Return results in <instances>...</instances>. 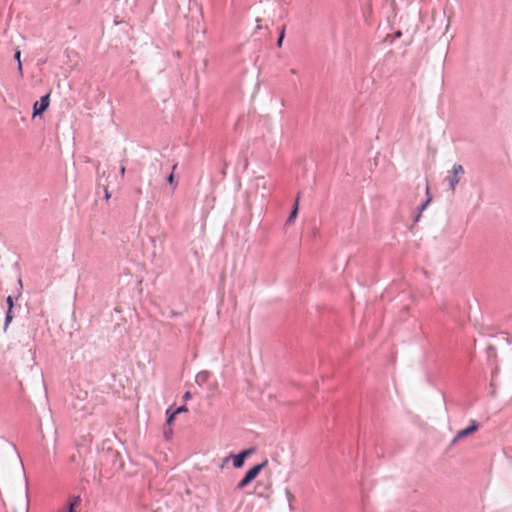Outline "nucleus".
Wrapping results in <instances>:
<instances>
[{"mask_svg": "<svg viewBox=\"0 0 512 512\" xmlns=\"http://www.w3.org/2000/svg\"><path fill=\"white\" fill-rule=\"evenodd\" d=\"M81 498L80 496H73L69 500L68 510H62L60 512H74V509L80 505Z\"/></svg>", "mask_w": 512, "mask_h": 512, "instance_id": "423d86ee", "label": "nucleus"}, {"mask_svg": "<svg viewBox=\"0 0 512 512\" xmlns=\"http://www.w3.org/2000/svg\"><path fill=\"white\" fill-rule=\"evenodd\" d=\"M291 73L292 74H296V70L295 69H291Z\"/></svg>", "mask_w": 512, "mask_h": 512, "instance_id": "b1692460", "label": "nucleus"}, {"mask_svg": "<svg viewBox=\"0 0 512 512\" xmlns=\"http://www.w3.org/2000/svg\"><path fill=\"white\" fill-rule=\"evenodd\" d=\"M478 428H479L478 423L475 420H472L471 424L467 428L462 429L457 432V434L454 437L452 442L456 443L457 441L471 435L472 433L476 432L478 430Z\"/></svg>", "mask_w": 512, "mask_h": 512, "instance_id": "f03ea898", "label": "nucleus"}, {"mask_svg": "<svg viewBox=\"0 0 512 512\" xmlns=\"http://www.w3.org/2000/svg\"><path fill=\"white\" fill-rule=\"evenodd\" d=\"M18 285L20 286V289H22L23 284H22V279L21 278L18 279Z\"/></svg>", "mask_w": 512, "mask_h": 512, "instance_id": "412c9836", "label": "nucleus"}, {"mask_svg": "<svg viewBox=\"0 0 512 512\" xmlns=\"http://www.w3.org/2000/svg\"><path fill=\"white\" fill-rule=\"evenodd\" d=\"M252 452V449H247L241 451L238 455H231V457L233 458V466L235 468H241L244 464L246 457H248Z\"/></svg>", "mask_w": 512, "mask_h": 512, "instance_id": "20e7f679", "label": "nucleus"}, {"mask_svg": "<svg viewBox=\"0 0 512 512\" xmlns=\"http://www.w3.org/2000/svg\"><path fill=\"white\" fill-rule=\"evenodd\" d=\"M167 181H168L170 184H173V183H174V174H173V172L168 176Z\"/></svg>", "mask_w": 512, "mask_h": 512, "instance_id": "f3484780", "label": "nucleus"}, {"mask_svg": "<svg viewBox=\"0 0 512 512\" xmlns=\"http://www.w3.org/2000/svg\"><path fill=\"white\" fill-rule=\"evenodd\" d=\"M50 104L49 94L41 97L40 101H36L33 106V116L40 115L44 112Z\"/></svg>", "mask_w": 512, "mask_h": 512, "instance_id": "7ed1b4c3", "label": "nucleus"}, {"mask_svg": "<svg viewBox=\"0 0 512 512\" xmlns=\"http://www.w3.org/2000/svg\"><path fill=\"white\" fill-rule=\"evenodd\" d=\"M267 464H268V461L264 460L262 463L257 464L254 467H252L250 470H248L245 475L252 482L258 476V474L261 472V470L267 466Z\"/></svg>", "mask_w": 512, "mask_h": 512, "instance_id": "39448f33", "label": "nucleus"}, {"mask_svg": "<svg viewBox=\"0 0 512 512\" xmlns=\"http://www.w3.org/2000/svg\"><path fill=\"white\" fill-rule=\"evenodd\" d=\"M164 435L166 438H170V436L172 435V430L169 429V431H165Z\"/></svg>", "mask_w": 512, "mask_h": 512, "instance_id": "a211bd4d", "label": "nucleus"}, {"mask_svg": "<svg viewBox=\"0 0 512 512\" xmlns=\"http://www.w3.org/2000/svg\"><path fill=\"white\" fill-rule=\"evenodd\" d=\"M464 174V168L460 164H455L452 168L451 175L447 176V181L452 192L455 191L460 177Z\"/></svg>", "mask_w": 512, "mask_h": 512, "instance_id": "f257e3e1", "label": "nucleus"}, {"mask_svg": "<svg viewBox=\"0 0 512 512\" xmlns=\"http://www.w3.org/2000/svg\"><path fill=\"white\" fill-rule=\"evenodd\" d=\"M284 36H285V26H283L281 28L280 35H279V38H278V41H277V46L278 47L282 46V42H283Z\"/></svg>", "mask_w": 512, "mask_h": 512, "instance_id": "f8f14e48", "label": "nucleus"}, {"mask_svg": "<svg viewBox=\"0 0 512 512\" xmlns=\"http://www.w3.org/2000/svg\"><path fill=\"white\" fill-rule=\"evenodd\" d=\"M177 168V164H174L172 167V171H174Z\"/></svg>", "mask_w": 512, "mask_h": 512, "instance_id": "5701e85b", "label": "nucleus"}, {"mask_svg": "<svg viewBox=\"0 0 512 512\" xmlns=\"http://www.w3.org/2000/svg\"><path fill=\"white\" fill-rule=\"evenodd\" d=\"M431 200H432L431 196H428L426 202L421 206L420 212H422L423 210L426 209L427 205L430 203Z\"/></svg>", "mask_w": 512, "mask_h": 512, "instance_id": "2eb2a0df", "label": "nucleus"}, {"mask_svg": "<svg viewBox=\"0 0 512 512\" xmlns=\"http://www.w3.org/2000/svg\"><path fill=\"white\" fill-rule=\"evenodd\" d=\"M249 483H251L250 479L245 475L243 479L237 484V489H244Z\"/></svg>", "mask_w": 512, "mask_h": 512, "instance_id": "1a4fd4ad", "label": "nucleus"}, {"mask_svg": "<svg viewBox=\"0 0 512 512\" xmlns=\"http://www.w3.org/2000/svg\"><path fill=\"white\" fill-rule=\"evenodd\" d=\"M190 397H191L190 392H186L184 395V398L187 400V399H190Z\"/></svg>", "mask_w": 512, "mask_h": 512, "instance_id": "6ab92c4d", "label": "nucleus"}, {"mask_svg": "<svg viewBox=\"0 0 512 512\" xmlns=\"http://www.w3.org/2000/svg\"><path fill=\"white\" fill-rule=\"evenodd\" d=\"M6 302H7V305H8V309L12 310L13 306H14V301H13L12 296L9 295L7 297V299H6Z\"/></svg>", "mask_w": 512, "mask_h": 512, "instance_id": "ddd939ff", "label": "nucleus"}, {"mask_svg": "<svg viewBox=\"0 0 512 512\" xmlns=\"http://www.w3.org/2000/svg\"><path fill=\"white\" fill-rule=\"evenodd\" d=\"M120 173L123 176L125 174V167L121 166Z\"/></svg>", "mask_w": 512, "mask_h": 512, "instance_id": "aec40b11", "label": "nucleus"}, {"mask_svg": "<svg viewBox=\"0 0 512 512\" xmlns=\"http://www.w3.org/2000/svg\"><path fill=\"white\" fill-rule=\"evenodd\" d=\"M13 319L12 310L8 309L5 317V328L10 324Z\"/></svg>", "mask_w": 512, "mask_h": 512, "instance_id": "9b49d317", "label": "nucleus"}, {"mask_svg": "<svg viewBox=\"0 0 512 512\" xmlns=\"http://www.w3.org/2000/svg\"><path fill=\"white\" fill-rule=\"evenodd\" d=\"M298 208H299V197H297L295 200L293 210L291 211V213L287 219V222H286L287 224L290 225L294 222V220L296 219L297 214H298Z\"/></svg>", "mask_w": 512, "mask_h": 512, "instance_id": "0eeeda50", "label": "nucleus"}, {"mask_svg": "<svg viewBox=\"0 0 512 512\" xmlns=\"http://www.w3.org/2000/svg\"><path fill=\"white\" fill-rule=\"evenodd\" d=\"M104 192H105V196H104L105 200L108 201L111 198V193L109 192L107 187H105Z\"/></svg>", "mask_w": 512, "mask_h": 512, "instance_id": "dca6fc26", "label": "nucleus"}, {"mask_svg": "<svg viewBox=\"0 0 512 512\" xmlns=\"http://www.w3.org/2000/svg\"><path fill=\"white\" fill-rule=\"evenodd\" d=\"M14 58L18 62V70H19V72L22 73L21 52H20L19 49H16L15 54H14Z\"/></svg>", "mask_w": 512, "mask_h": 512, "instance_id": "9d476101", "label": "nucleus"}, {"mask_svg": "<svg viewBox=\"0 0 512 512\" xmlns=\"http://www.w3.org/2000/svg\"><path fill=\"white\" fill-rule=\"evenodd\" d=\"M136 192H137V194H138V195H141V194H142V190H141V188H138V189L136 190Z\"/></svg>", "mask_w": 512, "mask_h": 512, "instance_id": "4be33fe9", "label": "nucleus"}, {"mask_svg": "<svg viewBox=\"0 0 512 512\" xmlns=\"http://www.w3.org/2000/svg\"><path fill=\"white\" fill-rule=\"evenodd\" d=\"M187 411H188L187 406L183 405V406H180L179 408H177L175 410V413L180 414V413H184V412H187Z\"/></svg>", "mask_w": 512, "mask_h": 512, "instance_id": "4468645a", "label": "nucleus"}, {"mask_svg": "<svg viewBox=\"0 0 512 512\" xmlns=\"http://www.w3.org/2000/svg\"><path fill=\"white\" fill-rule=\"evenodd\" d=\"M166 415H167V424L168 425H172L174 419H175V416L178 415L177 413H175V410L173 411L171 408H168L166 410Z\"/></svg>", "mask_w": 512, "mask_h": 512, "instance_id": "6e6552de", "label": "nucleus"}]
</instances>
